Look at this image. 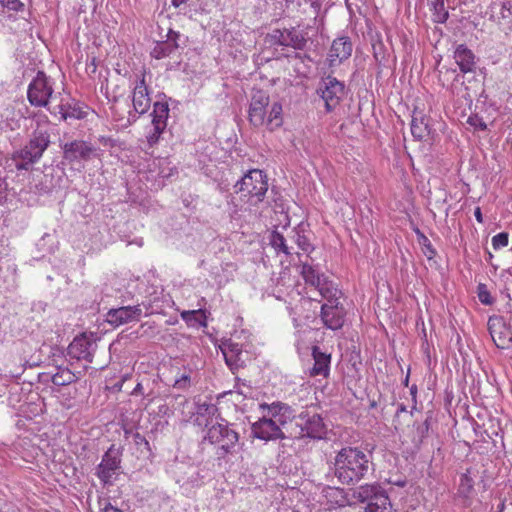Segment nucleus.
<instances>
[{
  "label": "nucleus",
  "mask_w": 512,
  "mask_h": 512,
  "mask_svg": "<svg viewBox=\"0 0 512 512\" xmlns=\"http://www.w3.org/2000/svg\"><path fill=\"white\" fill-rule=\"evenodd\" d=\"M333 474L341 484L358 483L372 470V452L346 446L336 452Z\"/></svg>",
  "instance_id": "1"
},
{
  "label": "nucleus",
  "mask_w": 512,
  "mask_h": 512,
  "mask_svg": "<svg viewBox=\"0 0 512 512\" xmlns=\"http://www.w3.org/2000/svg\"><path fill=\"white\" fill-rule=\"evenodd\" d=\"M269 102V95L266 92L254 91L249 107V121L255 127L265 125L272 131L282 124V106L278 102L269 106Z\"/></svg>",
  "instance_id": "2"
},
{
  "label": "nucleus",
  "mask_w": 512,
  "mask_h": 512,
  "mask_svg": "<svg viewBox=\"0 0 512 512\" xmlns=\"http://www.w3.org/2000/svg\"><path fill=\"white\" fill-rule=\"evenodd\" d=\"M50 138L49 130L42 129L38 123V127L32 132L29 141L12 155L16 169L27 171L37 163L49 147Z\"/></svg>",
  "instance_id": "3"
},
{
  "label": "nucleus",
  "mask_w": 512,
  "mask_h": 512,
  "mask_svg": "<svg viewBox=\"0 0 512 512\" xmlns=\"http://www.w3.org/2000/svg\"><path fill=\"white\" fill-rule=\"evenodd\" d=\"M205 440L218 446L217 454L224 457L235 452L239 442V434L231 428V425L223 418L208 427Z\"/></svg>",
  "instance_id": "4"
},
{
  "label": "nucleus",
  "mask_w": 512,
  "mask_h": 512,
  "mask_svg": "<svg viewBox=\"0 0 512 512\" xmlns=\"http://www.w3.org/2000/svg\"><path fill=\"white\" fill-rule=\"evenodd\" d=\"M54 81L43 71H38L28 85L27 99L31 106L36 108H48L50 100L54 96Z\"/></svg>",
  "instance_id": "5"
},
{
  "label": "nucleus",
  "mask_w": 512,
  "mask_h": 512,
  "mask_svg": "<svg viewBox=\"0 0 512 512\" xmlns=\"http://www.w3.org/2000/svg\"><path fill=\"white\" fill-rule=\"evenodd\" d=\"M295 425L299 431L295 434L296 438H310L320 440L326 435V425L323 418L308 410L302 411L297 416L294 415Z\"/></svg>",
  "instance_id": "6"
},
{
  "label": "nucleus",
  "mask_w": 512,
  "mask_h": 512,
  "mask_svg": "<svg viewBox=\"0 0 512 512\" xmlns=\"http://www.w3.org/2000/svg\"><path fill=\"white\" fill-rule=\"evenodd\" d=\"M235 192H246L247 195L261 202L268 190L266 175L262 171L254 169L245 174L235 186Z\"/></svg>",
  "instance_id": "7"
},
{
  "label": "nucleus",
  "mask_w": 512,
  "mask_h": 512,
  "mask_svg": "<svg viewBox=\"0 0 512 512\" xmlns=\"http://www.w3.org/2000/svg\"><path fill=\"white\" fill-rule=\"evenodd\" d=\"M317 93L325 102L326 111L331 112L345 95V85L333 76L325 77L317 89Z\"/></svg>",
  "instance_id": "8"
},
{
  "label": "nucleus",
  "mask_w": 512,
  "mask_h": 512,
  "mask_svg": "<svg viewBox=\"0 0 512 512\" xmlns=\"http://www.w3.org/2000/svg\"><path fill=\"white\" fill-rule=\"evenodd\" d=\"M121 468V452L111 445L96 467V475L104 486L112 484V478Z\"/></svg>",
  "instance_id": "9"
},
{
  "label": "nucleus",
  "mask_w": 512,
  "mask_h": 512,
  "mask_svg": "<svg viewBox=\"0 0 512 512\" xmlns=\"http://www.w3.org/2000/svg\"><path fill=\"white\" fill-rule=\"evenodd\" d=\"M494 344L500 349L512 348V327L503 316L492 315L487 323Z\"/></svg>",
  "instance_id": "10"
},
{
  "label": "nucleus",
  "mask_w": 512,
  "mask_h": 512,
  "mask_svg": "<svg viewBox=\"0 0 512 512\" xmlns=\"http://www.w3.org/2000/svg\"><path fill=\"white\" fill-rule=\"evenodd\" d=\"M63 158L69 162L89 161L99 157V149L84 140H73L62 146Z\"/></svg>",
  "instance_id": "11"
},
{
  "label": "nucleus",
  "mask_w": 512,
  "mask_h": 512,
  "mask_svg": "<svg viewBox=\"0 0 512 512\" xmlns=\"http://www.w3.org/2000/svg\"><path fill=\"white\" fill-rule=\"evenodd\" d=\"M169 107L165 102H155L152 112V128L146 134V140L150 147L156 145L167 127Z\"/></svg>",
  "instance_id": "12"
},
{
  "label": "nucleus",
  "mask_w": 512,
  "mask_h": 512,
  "mask_svg": "<svg viewBox=\"0 0 512 512\" xmlns=\"http://www.w3.org/2000/svg\"><path fill=\"white\" fill-rule=\"evenodd\" d=\"M269 42L273 45L291 47L295 50L304 49L307 40L304 34L296 28L276 29L268 35Z\"/></svg>",
  "instance_id": "13"
},
{
  "label": "nucleus",
  "mask_w": 512,
  "mask_h": 512,
  "mask_svg": "<svg viewBox=\"0 0 512 512\" xmlns=\"http://www.w3.org/2000/svg\"><path fill=\"white\" fill-rule=\"evenodd\" d=\"M97 349V342L92 338L82 334L70 343L68 346V355L76 360H84L88 363L93 361L94 353Z\"/></svg>",
  "instance_id": "14"
},
{
  "label": "nucleus",
  "mask_w": 512,
  "mask_h": 512,
  "mask_svg": "<svg viewBox=\"0 0 512 512\" xmlns=\"http://www.w3.org/2000/svg\"><path fill=\"white\" fill-rule=\"evenodd\" d=\"M134 114L129 113V118L136 120V114L142 115L148 111L151 105L150 93L145 81V75L138 76L132 92Z\"/></svg>",
  "instance_id": "15"
},
{
  "label": "nucleus",
  "mask_w": 512,
  "mask_h": 512,
  "mask_svg": "<svg viewBox=\"0 0 512 512\" xmlns=\"http://www.w3.org/2000/svg\"><path fill=\"white\" fill-rule=\"evenodd\" d=\"M281 426L277 421L262 415L257 422L252 424L251 430L254 437L270 441L285 438Z\"/></svg>",
  "instance_id": "16"
},
{
  "label": "nucleus",
  "mask_w": 512,
  "mask_h": 512,
  "mask_svg": "<svg viewBox=\"0 0 512 512\" xmlns=\"http://www.w3.org/2000/svg\"><path fill=\"white\" fill-rule=\"evenodd\" d=\"M259 409L262 415L277 421L280 425H285L294 417L293 409L286 403L275 401L271 404L261 403Z\"/></svg>",
  "instance_id": "17"
},
{
  "label": "nucleus",
  "mask_w": 512,
  "mask_h": 512,
  "mask_svg": "<svg viewBox=\"0 0 512 512\" xmlns=\"http://www.w3.org/2000/svg\"><path fill=\"white\" fill-rule=\"evenodd\" d=\"M181 34L172 29L168 30L166 40L157 41L150 55L155 59H163L176 54L180 47Z\"/></svg>",
  "instance_id": "18"
},
{
  "label": "nucleus",
  "mask_w": 512,
  "mask_h": 512,
  "mask_svg": "<svg viewBox=\"0 0 512 512\" xmlns=\"http://www.w3.org/2000/svg\"><path fill=\"white\" fill-rule=\"evenodd\" d=\"M320 317L326 328L338 330L344 325L345 310L339 302L323 304Z\"/></svg>",
  "instance_id": "19"
},
{
  "label": "nucleus",
  "mask_w": 512,
  "mask_h": 512,
  "mask_svg": "<svg viewBox=\"0 0 512 512\" xmlns=\"http://www.w3.org/2000/svg\"><path fill=\"white\" fill-rule=\"evenodd\" d=\"M142 315V309L137 306H123L111 309L107 313V322L114 326H120L132 321H138Z\"/></svg>",
  "instance_id": "20"
},
{
  "label": "nucleus",
  "mask_w": 512,
  "mask_h": 512,
  "mask_svg": "<svg viewBox=\"0 0 512 512\" xmlns=\"http://www.w3.org/2000/svg\"><path fill=\"white\" fill-rule=\"evenodd\" d=\"M353 50L350 39L346 36L335 39L331 45L328 61L330 66H336L348 59Z\"/></svg>",
  "instance_id": "21"
},
{
  "label": "nucleus",
  "mask_w": 512,
  "mask_h": 512,
  "mask_svg": "<svg viewBox=\"0 0 512 512\" xmlns=\"http://www.w3.org/2000/svg\"><path fill=\"white\" fill-rule=\"evenodd\" d=\"M453 58L463 74L475 71L476 56L465 44H459L455 47Z\"/></svg>",
  "instance_id": "22"
},
{
  "label": "nucleus",
  "mask_w": 512,
  "mask_h": 512,
  "mask_svg": "<svg viewBox=\"0 0 512 512\" xmlns=\"http://www.w3.org/2000/svg\"><path fill=\"white\" fill-rule=\"evenodd\" d=\"M218 408L211 402H198L196 404L195 412L193 413V423L197 426H205L207 429L213 423V418L217 415Z\"/></svg>",
  "instance_id": "23"
},
{
  "label": "nucleus",
  "mask_w": 512,
  "mask_h": 512,
  "mask_svg": "<svg viewBox=\"0 0 512 512\" xmlns=\"http://www.w3.org/2000/svg\"><path fill=\"white\" fill-rule=\"evenodd\" d=\"M312 357L314 365L311 368V376H324L327 377L330 372L331 355L322 352L318 346L312 347Z\"/></svg>",
  "instance_id": "24"
},
{
  "label": "nucleus",
  "mask_w": 512,
  "mask_h": 512,
  "mask_svg": "<svg viewBox=\"0 0 512 512\" xmlns=\"http://www.w3.org/2000/svg\"><path fill=\"white\" fill-rule=\"evenodd\" d=\"M221 351L225 358L226 364L231 368H238L244 362L241 358L242 346L231 340L222 342Z\"/></svg>",
  "instance_id": "25"
},
{
  "label": "nucleus",
  "mask_w": 512,
  "mask_h": 512,
  "mask_svg": "<svg viewBox=\"0 0 512 512\" xmlns=\"http://www.w3.org/2000/svg\"><path fill=\"white\" fill-rule=\"evenodd\" d=\"M470 472V469H467L466 473L461 474L457 490V495L462 499L465 507L471 505L474 494V480L470 476Z\"/></svg>",
  "instance_id": "26"
},
{
  "label": "nucleus",
  "mask_w": 512,
  "mask_h": 512,
  "mask_svg": "<svg viewBox=\"0 0 512 512\" xmlns=\"http://www.w3.org/2000/svg\"><path fill=\"white\" fill-rule=\"evenodd\" d=\"M385 491L378 485L366 484L353 490L352 496L359 502H375L376 497L385 495Z\"/></svg>",
  "instance_id": "27"
},
{
  "label": "nucleus",
  "mask_w": 512,
  "mask_h": 512,
  "mask_svg": "<svg viewBox=\"0 0 512 512\" xmlns=\"http://www.w3.org/2000/svg\"><path fill=\"white\" fill-rule=\"evenodd\" d=\"M300 274L306 284L313 286L316 289H318L321 284L327 280V277L323 273L308 263H303L301 265Z\"/></svg>",
  "instance_id": "28"
},
{
  "label": "nucleus",
  "mask_w": 512,
  "mask_h": 512,
  "mask_svg": "<svg viewBox=\"0 0 512 512\" xmlns=\"http://www.w3.org/2000/svg\"><path fill=\"white\" fill-rule=\"evenodd\" d=\"M411 133L417 140H422L429 135V125L422 112L414 111L411 120Z\"/></svg>",
  "instance_id": "29"
},
{
  "label": "nucleus",
  "mask_w": 512,
  "mask_h": 512,
  "mask_svg": "<svg viewBox=\"0 0 512 512\" xmlns=\"http://www.w3.org/2000/svg\"><path fill=\"white\" fill-rule=\"evenodd\" d=\"M324 495L331 507H345L351 505L352 502L348 498L344 489L338 487H327L324 490Z\"/></svg>",
  "instance_id": "30"
},
{
  "label": "nucleus",
  "mask_w": 512,
  "mask_h": 512,
  "mask_svg": "<svg viewBox=\"0 0 512 512\" xmlns=\"http://www.w3.org/2000/svg\"><path fill=\"white\" fill-rule=\"evenodd\" d=\"M430 428V418L427 417L423 422H415L413 424V427L411 431L409 432L408 436L410 437V440L412 444L419 448L420 445L423 443L424 439L428 435V431Z\"/></svg>",
  "instance_id": "31"
},
{
  "label": "nucleus",
  "mask_w": 512,
  "mask_h": 512,
  "mask_svg": "<svg viewBox=\"0 0 512 512\" xmlns=\"http://www.w3.org/2000/svg\"><path fill=\"white\" fill-rule=\"evenodd\" d=\"M317 291L322 299L326 300L325 304L339 302L340 291L332 281L327 279L323 284H321Z\"/></svg>",
  "instance_id": "32"
},
{
  "label": "nucleus",
  "mask_w": 512,
  "mask_h": 512,
  "mask_svg": "<svg viewBox=\"0 0 512 512\" xmlns=\"http://www.w3.org/2000/svg\"><path fill=\"white\" fill-rule=\"evenodd\" d=\"M51 113H58L61 116L62 120L68 119H83L85 117V112H83L79 107L71 106L69 103L61 102L57 106V111H50Z\"/></svg>",
  "instance_id": "33"
},
{
  "label": "nucleus",
  "mask_w": 512,
  "mask_h": 512,
  "mask_svg": "<svg viewBox=\"0 0 512 512\" xmlns=\"http://www.w3.org/2000/svg\"><path fill=\"white\" fill-rule=\"evenodd\" d=\"M78 377L68 368L58 367L57 371L52 374L51 381L57 386H66L75 382Z\"/></svg>",
  "instance_id": "34"
},
{
  "label": "nucleus",
  "mask_w": 512,
  "mask_h": 512,
  "mask_svg": "<svg viewBox=\"0 0 512 512\" xmlns=\"http://www.w3.org/2000/svg\"><path fill=\"white\" fill-rule=\"evenodd\" d=\"M366 512H397L390 502L387 494L376 497L375 502L368 503Z\"/></svg>",
  "instance_id": "35"
},
{
  "label": "nucleus",
  "mask_w": 512,
  "mask_h": 512,
  "mask_svg": "<svg viewBox=\"0 0 512 512\" xmlns=\"http://www.w3.org/2000/svg\"><path fill=\"white\" fill-rule=\"evenodd\" d=\"M181 318L190 326L198 325L205 327L207 325L205 312L201 309L183 311Z\"/></svg>",
  "instance_id": "36"
},
{
  "label": "nucleus",
  "mask_w": 512,
  "mask_h": 512,
  "mask_svg": "<svg viewBox=\"0 0 512 512\" xmlns=\"http://www.w3.org/2000/svg\"><path fill=\"white\" fill-rule=\"evenodd\" d=\"M428 4L433 11V20L436 23H445L449 17L445 9L444 0H428Z\"/></svg>",
  "instance_id": "37"
},
{
  "label": "nucleus",
  "mask_w": 512,
  "mask_h": 512,
  "mask_svg": "<svg viewBox=\"0 0 512 512\" xmlns=\"http://www.w3.org/2000/svg\"><path fill=\"white\" fill-rule=\"evenodd\" d=\"M270 245L274 248L276 253H284L290 255L291 251L289 246L286 244L284 236L278 231H273L269 238Z\"/></svg>",
  "instance_id": "38"
},
{
  "label": "nucleus",
  "mask_w": 512,
  "mask_h": 512,
  "mask_svg": "<svg viewBox=\"0 0 512 512\" xmlns=\"http://www.w3.org/2000/svg\"><path fill=\"white\" fill-rule=\"evenodd\" d=\"M293 238H294V241L297 244V246L302 251L311 252L313 250V247L310 244L309 239L304 234H301L300 231L295 230Z\"/></svg>",
  "instance_id": "39"
},
{
  "label": "nucleus",
  "mask_w": 512,
  "mask_h": 512,
  "mask_svg": "<svg viewBox=\"0 0 512 512\" xmlns=\"http://www.w3.org/2000/svg\"><path fill=\"white\" fill-rule=\"evenodd\" d=\"M477 295L479 301L484 305H491L494 302V299L492 298L490 292L488 291L487 286L483 283H480L477 286Z\"/></svg>",
  "instance_id": "40"
},
{
  "label": "nucleus",
  "mask_w": 512,
  "mask_h": 512,
  "mask_svg": "<svg viewBox=\"0 0 512 512\" xmlns=\"http://www.w3.org/2000/svg\"><path fill=\"white\" fill-rule=\"evenodd\" d=\"M508 245V234L501 232L492 237V246L495 250H499Z\"/></svg>",
  "instance_id": "41"
},
{
  "label": "nucleus",
  "mask_w": 512,
  "mask_h": 512,
  "mask_svg": "<svg viewBox=\"0 0 512 512\" xmlns=\"http://www.w3.org/2000/svg\"><path fill=\"white\" fill-rule=\"evenodd\" d=\"M0 5L8 11L18 12L24 9V4L20 0H0Z\"/></svg>",
  "instance_id": "42"
},
{
  "label": "nucleus",
  "mask_w": 512,
  "mask_h": 512,
  "mask_svg": "<svg viewBox=\"0 0 512 512\" xmlns=\"http://www.w3.org/2000/svg\"><path fill=\"white\" fill-rule=\"evenodd\" d=\"M467 123L478 130L484 131L487 129V124L485 121L479 117L477 114L470 115L467 119Z\"/></svg>",
  "instance_id": "43"
},
{
  "label": "nucleus",
  "mask_w": 512,
  "mask_h": 512,
  "mask_svg": "<svg viewBox=\"0 0 512 512\" xmlns=\"http://www.w3.org/2000/svg\"><path fill=\"white\" fill-rule=\"evenodd\" d=\"M190 376L188 374H182L174 382V387L180 390H186L190 386Z\"/></svg>",
  "instance_id": "44"
},
{
  "label": "nucleus",
  "mask_w": 512,
  "mask_h": 512,
  "mask_svg": "<svg viewBox=\"0 0 512 512\" xmlns=\"http://www.w3.org/2000/svg\"><path fill=\"white\" fill-rule=\"evenodd\" d=\"M508 3H511V0H504L501 8H500V15L502 19H507L512 17V11L508 9Z\"/></svg>",
  "instance_id": "45"
},
{
  "label": "nucleus",
  "mask_w": 512,
  "mask_h": 512,
  "mask_svg": "<svg viewBox=\"0 0 512 512\" xmlns=\"http://www.w3.org/2000/svg\"><path fill=\"white\" fill-rule=\"evenodd\" d=\"M133 439H134L135 445H137V446L144 445L147 449H150V444H149L148 440L140 433H138V432L134 433Z\"/></svg>",
  "instance_id": "46"
},
{
  "label": "nucleus",
  "mask_w": 512,
  "mask_h": 512,
  "mask_svg": "<svg viewBox=\"0 0 512 512\" xmlns=\"http://www.w3.org/2000/svg\"><path fill=\"white\" fill-rule=\"evenodd\" d=\"M40 123L42 129H48L47 126L50 124L48 117L44 114L37 116V124Z\"/></svg>",
  "instance_id": "47"
},
{
  "label": "nucleus",
  "mask_w": 512,
  "mask_h": 512,
  "mask_svg": "<svg viewBox=\"0 0 512 512\" xmlns=\"http://www.w3.org/2000/svg\"><path fill=\"white\" fill-rule=\"evenodd\" d=\"M132 395H142L143 394V386L141 383H138L133 391L131 392Z\"/></svg>",
  "instance_id": "48"
},
{
  "label": "nucleus",
  "mask_w": 512,
  "mask_h": 512,
  "mask_svg": "<svg viewBox=\"0 0 512 512\" xmlns=\"http://www.w3.org/2000/svg\"><path fill=\"white\" fill-rule=\"evenodd\" d=\"M474 216L479 223H483V216L480 207H477L474 211Z\"/></svg>",
  "instance_id": "49"
},
{
  "label": "nucleus",
  "mask_w": 512,
  "mask_h": 512,
  "mask_svg": "<svg viewBox=\"0 0 512 512\" xmlns=\"http://www.w3.org/2000/svg\"><path fill=\"white\" fill-rule=\"evenodd\" d=\"M104 512H122V511L120 509L112 506L110 503H108L104 508Z\"/></svg>",
  "instance_id": "50"
},
{
  "label": "nucleus",
  "mask_w": 512,
  "mask_h": 512,
  "mask_svg": "<svg viewBox=\"0 0 512 512\" xmlns=\"http://www.w3.org/2000/svg\"><path fill=\"white\" fill-rule=\"evenodd\" d=\"M410 393L412 395L413 400L415 401L416 400V394H417V386L416 385H413L410 388Z\"/></svg>",
  "instance_id": "51"
},
{
  "label": "nucleus",
  "mask_w": 512,
  "mask_h": 512,
  "mask_svg": "<svg viewBox=\"0 0 512 512\" xmlns=\"http://www.w3.org/2000/svg\"><path fill=\"white\" fill-rule=\"evenodd\" d=\"M187 0H172V4L175 6V7H179L180 5L182 4H185Z\"/></svg>",
  "instance_id": "52"
},
{
  "label": "nucleus",
  "mask_w": 512,
  "mask_h": 512,
  "mask_svg": "<svg viewBox=\"0 0 512 512\" xmlns=\"http://www.w3.org/2000/svg\"><path fill=\"white\" fill-rule=\"evenodd\" d=\"M406 411V406L404 404H400L397 408V412L396 414L399 415V413L401 412H405Z\"/></svg>",
  "instance_id": "53"
},
{
  "label": "nucleus",
  "mask_w": 512,
  "mask_h": 512,
  "mask_svg": "<svg viewBox=\"0 0 512 512\" xmlns=\"http://www.w3.org/2000/svg\"><path fill=\"white\" fill-rule=\"evenodd\" d=\"M396 485L400 486V487H404L406 485V481L405 480H397L395 482Z\"/></svg>",
  "instance_id": "54"
},
{
  "label": "nucleus",
  "mask_w": 512,
  "mask_h": 512,
  "mask_svg": "<svg viewBox=\"0 0 512 512\" xmlns=\"http://www.w3.org/2000/svg\"><path fill=\"white\" fill-rule=\"evenodd\" d=\"M408 379L409 377L407 376L406 379L404 380L405 385H408Z\"/></svg>",
  "instance_id": "55"
}]
</instances>
